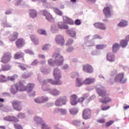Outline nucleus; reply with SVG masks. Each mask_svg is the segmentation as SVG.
<instances>
[{"mask_svg":"<svg viewBox=\"0 0 129 129\" xmlns=\"http://www.w3.org/2000/svg\"><path fill=\"white\" fill-rule=\"evenodd\" d=\"M97 122H99V123H104L105 122V119L104 118H102V119H99L97 120Z\"/></svg>","mask_w":129,"mask_h":129,"instance_id":"obj_47","label":"nucleus"},{"mask_svg":"<svg viewBox=\"0 0 129 129\" xmlns=\"http://www.w3.org/2000/svg\"><path fill=\"white\" fill-rule=\"evenodd\" d=\"M95 82V79H90V78H87L84 82V84L85 85H89L91 84V83H93Z\"/></svg>","mask_w":129,"mask_h":129,"instance_id":"obj_22","label":"nucleus"},{"mask_svg":"<svg viewBox=\"0 0 129 129\" xmlns=\"http://www.w3.org/2000/svg\"><path fill=\"white\" fill-rule=\"evenodd\" d=\"M38 64V60H34L32 62V65H37Z\"/></svg>","mask_w":129,"mask_h":129,"instance_id":"obj_54","label":"nucleus"},{"mask_svg":"<svg viewBox=\"0 0 129 129\" xmlns=\"http://www.w3.org/2000/svg\"><path fill=\"white\" fill-rule=\"evenodd\" d=\"M22 78H24L25 79H26L28 78V77L25 76V75H23L22 76Z\"/></svg>","mask_w":129,"mask_h":129,"instance_id":"obj_63","label":"nucleus"},{"mask_svg":"<svg viewBox=\"0 0 129 129\" xmlns=\"http://www.w3.org/2000/svg\"><path fill=\"white\" fill-rule=\"evenodd\" d=\"M94 38L95 39H102V37H101V36L98 35H95L94 36Z\"/></svg>","mask_w":129,"mask_h":129,"instance_id":"obj_53","label":"nucleus"},{"mask_svg":"<svg viewBox=\"0 0 129 129\" xmlns=\"http://www.w3.org/2000/svg\"><path fill=\"white\" fill-rule=\"evenodd\" d=\"M129 108V106H125L123 107V109L124 110H126V109H128Z\"/></svg>","mask_w":129,"mask_h":129,"instance_id":"obj_59","label":"nucleus"},{"mask_svg":"<svg viewBox=\"0 0 129 129\" xmlns=\"http://www.w3.org/2000/svg\"><path fill=\"white\" fill-rule=\"evenodd\" d=\"M82 128L83 129L89 128V126L88 124H85L84 127H83Z\"/></svg>","mask_w":129,"mask_h":129,"instance_id":"obj_58","label":"nucleus"},{"mask_svg":"<svg viewBox=\"0 0 129 129\" xmlns=\"http://www.w3.org/2000/svg\"><path fill=\"white\" fill-rule=\"evenodd\" d=\"M11 58H12V54L10 52H5L3 56L2 57L1 62L2 63H8L11 60Z\"/></svg>","mask_w":129,"mask_h":129,"instance_id":"obj_9","label":"nucleus"},{"mask_svg":"<svg viewBox=\"0 0 129 129\" xmlns=\"http://www.w3.org/2000/svg\"><path fill=\"white\" fill-rule=\"evenodd\" d=\"M1 129H6V126H0Z\"/></svg>","mask_w":129,"mask_h":129,"instance_id":"obj_62","label":"nucleus"},{"mask_svg":"<svg viewBox=\"0 0 129 129\" xmlns=\"http://www.w3.org/2000/svg\"><path fill=\"white\" fill-rule=\"evenodd\" d=\"M7 81V77L5 75H0V82H6Z\"/></svg>","mask_w":129,"mask_h":129,"instance_id":"obj_37","label":"nucleus"},{"mask_svg":"<svg viewBox=\"0 0 129 129\" xmlns=\"http://www.w3.org/2000/svg\"><path fill=\"white\" fill-rule=\"evenodd\" d=\"M75 23L77 26H79L80 25H81V21L80 20H79V19H77L75 21Z\"/></svg>","mask_w":129,"mask_h":129,"instance_id":"obj_48","label":"nucleus"},{"mask_svg":"<svg viewBox=\"0 0 129 129\" xmlns=\"http://www.w3.org/2000/svg\"><path fill=\"white\" fill-rule=\"evenodd\" d=\"M43 15L45 16L46 20L48 21H52L53 17H52V15L50 14L47 11L44 10L43 11Z\"/></svg>","mask_w":129,"mask_h":129,"instance_id":"obj_19","label":"nucleus"},{"mask_svg":"<svg viewBox=\"0 0 129 129\" xmlns=\"http://www.w3.org/2000/svg\"><path fill=\"white\" fill-rule=\"evenodd\" d=\"M18 77H19V76H18V75H14L12 77H8V80H9L10 81H14L16 80V79H17V78H18Z\"/></svg>","mask_w":129,"mask_h":129,"instance_id":"obj_34","label":"nucleus"},{"mask_svg":"<svg viewBox=\"0 0 129 129\" xmlns=\"http://www.w3.org/2000/svg\"><path fill=\"white\" fill-rule=\"evenodd\" d=\"M120 47V45H119L118 43H115L114 44H113L112 46L113 52H115V51H117V50L119 49Z\"/></svg>","mask_w":129,"mask_h":129,"instance_id":"obj_29","label":"nucleus"},{"mask_svg":"<svg viewBox=\"0 0 129 129\" xmlns=\"http://www.w3.org/2000/svg\"><path fill=\"white\" fill-rule=\"evenodd\" d=\"M78 113V110H77V109L75 108L70 109V113L71 114H72V115L77 114Z\"/></svg>","mask_w":129,"mask_h":129,"instance_id":"obj_31","label":"nucleus"},{"mask_svg":"<svg viewBox=\"0 0 129 129\" xmlns=\"http://www.w3.org/2000/svg\"><path fill=\"white\" fill-rule=\"evenodd\" d=\"M96 48L98 50H102V49H104L105 48V46L104 45H96Z\"/></svg>","mask_w":129,"mask_h":129,"instance_id":"obj_42","label":"nucleus"},{"mask_svg":"<svg viewBox=\"0 0 129 129\" xmlns=\"http://www.w3.org/2000/svg\"><path fill=\"white\" fill-rule=\"evenodd\" d=\"M55 110L57 111L58 112H60L61 114H66L67 113V111L65 110V109H55Z\"/></svg>","mask_w":129,"mask_h":129,"instance_id":"obj_36","label":"nucleus"},{"mask_svg":"<svg viewBox=\"0 0 129 129\" xmlns=\"http://www.w3.org/2000/svg\"><path fill=\"white\" fill-rule=\"evenodd\" d=\"M110 8L111 6L110 5L104 8L103 12L106 18H110L111 16V12H110Z\"/></svg>","mask_w":129,"mask_h":129,"instance_id":"obj_13","label":"nucleus"},{"mask_svg":"<svg viewBox=\"0 0 129 129\" xmlns=\"http://www.w3.org/2000/svg\"><path fill=\"white\" fill-rule=\"evenodd\" d=\"M55 41L57 44V45H60V46H63L65 44V39L64 38V36L58 34L55 36Z\"/></svg>","mask_w":129,"mask_h":129,"instance_id":"obj_7","label":"nucleus"},{"mask_svg":"<svg viewBox=\"0 0 129 129\" xmlns=\"http://www.w3.org/2000/svg\"><path fill=\"white\" fill-rule=\"evenodd\" d=\"M38 34H39V35H47V33H46V31L43 29H39L38 30Z\"/></svg>","mask_w":129,"mask_h":129,"instance_id":"obj_39","label":"nucleus"},{"mask_svg":"<svg viewBox=\"0 0 129 129\" xmlns=\"http://www.w3.org/2000/svg\"><path fill=\"white\" fill-rule=\"evenodd\" d=\"M12 106L14 109L18 111L22 110V106L21 105V102L17 100H14L12 102Z\"/></svg>","mask_w":129,"mask_h":129,"instance_id":"obj_10","label":"nucleus"},{"mask_svg":"<svg viewBox=\"0 0 129 129\" xmlns=\"http://www.w3.org/2000/svg\"><path fill=\"white\" fill-rule=\"evenodd\" d=\"M30 38L33 42L36 44V45H38V44H39V41L38 40V39L36 38L34 35H31Z\"/></svg>","mask_w":129,"mask_h":129,"instance_id":"obj_35","label":"nucleus"},{"mask_svg":"<svg viewBox=\"0 0 129 129\" xmlns=\"http://www.w3.org/2000/svg\"><path fill=\"white\" fill-rule=\"evenodd\" d=\"M25 54L22 52H17L14 55L15 59H21V58H23Z\"/></svg>","mask_w":129,"mask_h":129,"instance_id":"obj_23","label":"nucleus"},{"mask_svg":"<svg viewBox=\"0 0 129 129\" xmlns=\"http://www.w3.org/2000/svg\"><path fill=\"white\" fill-rule=\"evenodd\" d=\"M82 117L84 119H89L91 117V110L89 108L85 109L83 111Z\"/></svg>","mask_w":129,"mask_h":129,"instance_id":"obj_8","label":"nucleus"},{"mask_svg":"<svg viewBox=\"0 0 129 129\" xmlns=\"http://www.w3.org/2000/svg\"><path fill=\"white\" fill-rule=\"evenodd\" d=\"M50 93H51L52 94V95L56 96L59 95V94H60V91H58L56 89H54L50 91Z\"/></svg>","mask_w":129,"mask_h":129,"instance_id":"obj_32","label":"nucleus"},{"mask_svg":"<svg viewBox=\"0 0 129 129\" xmlns=\"http://www.w3.org/2000/svg\"><path fill=\"white\" fill-rule=\"evenodd\" d=\"M76 124L77 126H79L81 124V122L80 121H76Z\"/></svg>","mask_w":129,"mask_h":129,"instance_id":"obj_55","label":"nucleus"},{"mask_svg":"<svg viewBox=\"0 0 129 129\" xmlns=\"http://www.w3.org/2000/svg\"><path fill=\"white\" fill-rule=\"evenodd\" d=\"M25 52L26 54H30V55H34V52L30 49H26L25 50Z\"/></svg>","mask_w":129,"mask_h":129,"instance_id":"obj_44","label":"nucleus"},{"mask_svg":"<svg viewBox=\"0 0 129 129\" xmlns=\"http://www.w3.org/2000/svg\"><path fill=\"white\" fill-rule=\"evenodd\" d=\"M83 70L86 73H92L94 71L93 67L89 64L83 65Z\"/></svg>","mask_w":129,"mask_h":129,"instance_id":"obj_12","label":"nucleus"},{"mask_svg":"<svg viewBox=\"0 0 129 129\" xmlns=\"http://www.w3.org/2000/svg\"><path fill=\"white\" fill-rule=\"evenodd\" d=\"M72 50H73V47H70L68 49V52H71V51H72Z\"/></svg>","mask_w":129,"mask_h":129,"instance_id":"obj_60","label":"nucleus"},{"mask_svg":"<svg viewBox=\"0 0 129 129\" xmlns=\"http://www.w3.org/2000/svg\"><path fill=\"white\" fill-rule=\"evenodd\" d=\"M53 76L54 77L55 81H52V80H49L48 81L51 84L53 85H61L62 82L59 81L61 78V73L60 70L58 69H55L53 73Z\"/></svg>","mask_w":129,"mask_h":129,"instance_id":"obj_4","label":"nucleus"},{"mask_svg":"<svg viewBox=\"0 0 129 129\" xmlns=\"http://www.w3.org/2000/svg\"><path fill=\"white\" fill-rule=\"evenodd\" d=\"M96 91L99 96L102 97V98L99 99L100 102L105 104L111 102V99L109 98V94H107L105 91L102 90L101 89L97 88Z\"/></svg>","mask_w":129,"mask_h":129,"instance_id":"obj_2","label":"nucleus"},{"mask_svg":"<svg viewBox=\"0 0 129 129\" xmlns=\"http://www.w3.org/2000/svg\"><path fill=\"white\" fill-rule=\"evenodd\" d=\"M84 83L82 82V80L79 78H77V81L76 82V85L77 87H80L82 85H83Z\"/></svg>","mask_w":129,"mask_h":129,"instance_id":"obj_25","label":"nucleus"},{"mask_svg":"<svg viewBox=\"0 0 129 129\" xmlns=\"http://www.w3.org/2000/svg\"><path fill=\"white\" fill-rule=\"evenodd\" d=\"M41 127L42 129H51V128L49 127L46 124L44 123H41Z\"/></svg>","mask_w":129,"mask_h":129,"instance_id":"obj_43","label":"nucleus"},{"mask_svg":"<svg viewBox=\"0 0 129 129\" xmlns=\"http://www.w3.org/2000/svg\"><path fill=\"white\" fill-rule=\"evenodd\" d=\"M54 12L59 16H62V12H61V11H60V10H59L58 9H54Z\"/></svg>","mask_w":129,"mask_h":129,"instance_id":"obj_45","label":"nucleus"},{"mask_svg":"<svg viewBox=\"0 0 129 129\" xmlns=\"http://www.w3.org/2000/svg\"><path fill=\"white\" fill-rule=\"evenodd\" d=\"M12 69V66L10 64H5L2 66V71H8L9 70H11Z\"/></svg>","mask_w":129,"mask_h":129,"instance_id":"obj_26","label":"nucleus"},{"mask_svg":"<svg viewBox=\"0 0 129 129\" xmlns=\"http://www.w3.org/2000/svg\"><path fill=\"white\" fill-rule=\"evenodd\" d=\"M18 67H19L20 69L23 70V71H25V70H27V68L25 67L24 66H19Z\"/></svg>","mask_w":129,"mask_h":129,"instance_id":"obj_50","label":"nucleus"},{"mask_svg":"<svg viewBox=\"0 0 129 129\" xmlns=\"http://www.w3.org/2000/svg\"><path fill=\"white\" fill-rule=\"evenodd\" d=\"M126 40L127 41H129V35L126 36Z\"/></svg>","mask_w":129,"mask_h":129,"instance_id":"obj_64","label":"nucleus"},{"mask_svg":"<svg viewBox=\"0 0 129 129\" xmlns=\"http://www.w3.org/2000/svg\"><path fill=\"white\" fill-rule=\"evenodd\" d=\"M53 58H55V59L54 61H53L52 59L48 60V64H49V65H51V66H53L54 65H56V66H61V65L63 64L64 59L61 55L58 53H55L53 54Z\"/></svg>","mask_w":129,"mask_h":129,"instance_id":"obj_3","label":"nucleus"},{"mask_svg":"<svg viewBox=\"0 0 129 129\" xmlns=\"http://www.w3.org/2000/svg\"><path fill=\"white\" fill-rule=\"evenodd\" d=\"M18 36H19L18 32H14L13 34L9 36V39L11 41H15L18 39Z\"/></svg>","mask_w":129,"mask_h":129,"instance_id":"obj_21","label":"nucleus"},{"mask_svg":"<svg viewBox=\"0 0 129 129\" xmlns=\"http://www.w3.org/2000/svg\"><path fill=\"white\" fill-rule=\"evenodd\" d=\"M113 123H114V121L111 120V121L106 122L105 125H106V127H108V126H110V125H111V124H113Z\"/></svg>","mask_w":129,"mask_h":129,"instance_id":"obj_41","label":"nucleus"},{"mask_svg":"<svg viewBox=\"0 0 129 129\" xmlns=\"http://www.w3.org/2000/svg\"><path fill=\"white\" fill-rule=\"evenodd\" d=\"M21 2H22V1L21 0L17 1L16 4V6H19V5H20Z\"/></svg>","mask_w":129,"mask_h":129,"instance_id":"obj_56","label":"nucleus"},{"mask_svg":"<svg viewBox=\"0 0 129 129\" xmlns=\"http://www.w3.org/2000/svg\"><path fill=\"white\" fill-rule=\"evenodd\" d=\"M47 100L48 98L44 97L37 98L34 99V101L36 103H43V102H45V101H47Z\"/></svg>","mask_w":129,"mask_h":129,"instance_id":"obj_18","label":"nucleus"},{"mask_svg":"<svg viewBox=\"0 0 129 129\" xmlns=\"http://www.w3.org/2000/svg\"><path fill=\"white\" fill-rule=\"evenodd\" d=\"M116 82H120V83H125L127 81V79L124 78V73L122 72L117 74L114 78Z\"/></svg>","mask_w":129,"mask_h":129,"instance_id":"obj_6","label":"nucleus"},{"mask_svg":"<svg viewBox=\"0 0 129 129\" xmlns=\"http://www.w3.org/2000/svg\"><path fill=\"white\" fill-rule=\"evenodd\" d=\"M16 44L18 48H21V47H23L25 45V40L23 38H19L16 41Z\"/></svg>","mask_w":129,"mask_h":129,"instance_id":"obj_17","label":"nucleus"},{"mask_svg":"<svg viewBox=\"0 0 129 129\" xmlns=\"http://www.w3.org/2000/svg\"><path fill=\"white\" fill-rule=\"evenodd\" d=\"M120 45L122 48H125L127 46V40L124 39L121 40L120 42Z\"/></svg>","mask_w":129,"mask_h":129,"instance_id":"obj_28","label":"nucleus"},{"mask_svg":"<svg viewBox=\"0 0 129 129\" xmlns=\"http://www.w3.org/2000/svg\"><path fill=\"white\" fill-rule=\"evenodd\" d=\"M69 25H73L74 24V22L72 20L70 19V21L67 22Z\"/></svg>","mask_w":129,"mask_h":129,"instance_id":"obj_52","label":"nucleus"},{"mask_svg":"<svg viewBox=\"0 0 129 129\" xmlns=\"http://www.w3.org/2000/svg\"><path fill=\"white\" fill-rule=\"evenodd\" d=\"M94 27L96 28V29H100V30H106V27H105V25L102 23H95L94 24Z\"/></svg>","mask_w":129,"mask_h":129,"instance_id":"obj_15","label":"nucleus"},{"mask_svg":"<svg viewBox=\"0 0 129 129\" xmlns=\"http://www.w3.org/2000/svg\"><path fill=\"white\" fill-rule=\"evenodd\" d=\"M109 108H110V106H101V110H107V109H109Z\"/></svg>","mask_w":129,"mask_h":129,"instance_id":"obj_49","label":"nucleus"},{"mask_svg":"<svg viewBox=\"0 0 129 129\" xmlns=\"http://www.w3.org/2000/svg\"><path fill=\"white\" fill-rule=\"evenodd\" d=\"M69 67L68 66V65L66 64V65H64V66L62 67V69H64V70L68 69Z\"/></svg>","mask_w":129,"mask_h":129,"instance_id":"obj_57","label":"nucleus"},{"mask_svg":"<svg viewBox=\"0 0 129 129\" xmlns=\"http://www.w3.org/2000/svg\"><path fill=\"white\" fill-rule=\"evenodd\" d=\"M12 13V12L10 11H7L6 12V15H10V14H11Z\"/></svg>","mask_w":129,"mask_h":129,"instance_id":"obj_61","label":"nucleus"},{"mask_svg":"<svg viewBox=\"0 0 129 129\" xmlns=\"http://www.w3.org/2000/svg\"><path fill=\"white\" fill-rule=\"evenodd\" d=\"M67 33L70 36V37H76V33H75V32L73 30L67 31Z\"/></svg>","mask_w":129,"mask_h":129,"instance_id":"obj_30","label":"nucleus"},{"mask_svg":"<svg viewBox=\"0 0 129 129\" xmlns=\"http://www.w3.org/2000/svg\"><path fill=\"white\" fill-rule=\"evenodd\" d=\"M14 126L16 129H23V126L19 123L14 124Z\"/></svg>","mask_w":129,"mask_h":129,"instance_id":"obj_38","label":"nucleus"},{"mask_svg":"<svg viewBox=\"0 0 129 129\" xmlns=\"http://www.w3.org/2000/svg\"><path fill=\"white\" fill-rule=\"evenodd\" d=\"M88 98V95H85L83 97L80 98L78 100L77 99V96L74 94L71 97V104L72 105H76L78 102H83L85 99Z\"/></svg>","mask_w":129,"mask_h":129,"instance_id":"obj_5","label":"nucleus"},{"mask_svg":"<svg viewBox=\"0 0 129 129\" xmlns=\"http://www.w3.org/2000/svg\"><path fill=\"white\" fill-rule=\"evenodd\" d=\"M48 48H49V45H48V44H46L43 47L42 50H48Z\"/></svg>","mask_w":129,"mask_h":129,"instance_id":"obj_51","label":"nucleus"},{"mask_svg":"<svg viewBox=\"0 0 129 129\" xmlns=\"http://www.w3.org/2000/svg\"><path fill=\"white\" fill-rule=\"evenodd\" d=\"M34 86H35V85L33 84H28L26 88H25L22 82H19L12 86L11 92L13 94H15V93H17L19 90V91H25V90L32 91V90H33V88H34Z\"/></svg>","mask_w":129,"mask_h":129,"instance_id":"obj_1","label":"nucleus"},{"mask_svg":"<svg viewBox=\"0 0 129 129\" xmlns=\"http://www.w3.org/2000/svg\"><path fill=\"white\" fill-rule=\"evenodd\" d=\"M34 120L35 121H36L37 124H39V123H42V122H43V120H42V118L39 117H35L34 118Z\"/></svg>","mask_w":129,"mask_h":129,"instance_id":"obj_33","label":"nucleus"},{"mask_svg":"<svg viewBox=\"0 0 129 129\" xmlns=\"http://www.w3.org/2000/svg\"><path fill=\"white\" fill-rule=\"evenodd\" d=\"M57 27L58 29H61V30L64 29H69V27H68V25H65L63 22H58L57 24Z\"/></svg>","mask_w":129,"mask_h":129,"instance_id":"obj_20","label":"nucleus"},{"mask_svg":"<svg viewBox=\"0 0 129 129\" xmlns=\"http://www.w3.org/2000/svg\"><path fill=\"white\" fill-rule=\"evenodd\" d=\"M29 15L31 18H36L37 17V12L34 10H29Z\"/></svg>","mask_w":129,"mask_h":129,"instance_id":"obj_27","label":"nucleus"},{"mask_svg":"<svg viewBox=\"0 0 129 129\" xmlns=\"http://www.w3.org/2000/svg\"><path fill=\"white\" fill-rule=\"evenodd\" d=\"M106 58L109 62H114V61H115V56L112 53H108L106 55Z\"/></svg>","mask_w":129,"mask_h":129,"instance_id":"obj_16","label":"nucleus"},{"mask_svg":"<svg viewBox=\"0 0 129 129\" xmlns=\"http://www.w3.org/2000/svg\"><path fill=\"white\" fill-rule=\"evenodd\" d=\"M127 25H128L127 21L125 20H121L120 23L118 24V27H119L120 28L126 27Z\"/></svg>","mask_w":129,"mask_h":129,"instance_id":"obj_24","label":"nucleus"},{"mask_svg":"<svg viewBox=\"0 0 129 129\" xmlns=\"http://www.w3.org/2000/svg\"><path fill=\"white\" fill-rule=\"evenodd\" d=\"M67 101V98L66 96L62 97L58 99L55 102V105L56 106H61V105H64L66 104V102Z\"/></svg>","mask_w":129,"mask_h":129,"instance_id":"obj_11","label":"nucleus"},{"mask_svg":"<svg viewBox=\"0 0 129 129\" xmlns=\"http://www.w3.org/2000/svg\"><path fill=\"white\" fill-rule=\"evenodd\" d=\"M73 44V39H69L66 42V45L67 46H70V45H72Z\"/></svg>","mask_w":129,"mask_h":129,"instance_id":"obj_40","label":"nucleus"},{"mask_svg":"<svg viewBox=\"0 0 129 129\" xmlns=\"http://www.w3.org/2000/svg\"><path fill=\"white\" fill-rule=\"evenodd\" d=\"M18 118H24L25 117V114L23 113H20L17 115Z\"/></svg>","mask_w":129,"mask_h":129,"instance_id":"obj_46","label":"nucleus"},{"mask_svg":"<svg viewBox=\"0 0 129 129\" xmlns=\"http://www.w3.org/2000/svg\"><path fill=\"white\" fill-rule=\"evenodd\" d=\"M4 120H7V121H13L14 122H18V121H20L18 118L12 116L5 117Z\"/></svg>","mask_w":129,"mask_h":129,"instance_id":"obj_14","label":"nucleus"}]
</instances>
